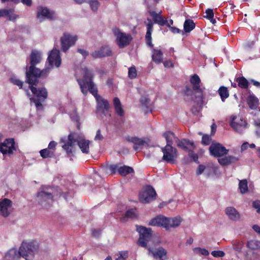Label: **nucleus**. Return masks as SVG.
Wrapping results in <instances>:
<instances>
[{"instance_id": "1", "label": "nucleus", "mask_w": 260, "mask_h": 260, "mask_svg": "<svg viewBox=\"0 0 260 260\" xmlns=\"http://www.w3.org/2000/svg\"><path fill=\"white\" fill-rule=\"evenodd\" d=\"M39 249V244L36 241L23 242L18 251L15 248L10 249L5 254L4 260H18L20 257L26 260H32Z\"/></svg>"}, {"instance_id": "2", "label": "nucleus", "mask_w": 260, "mask_h": 260, "mask_svg": "<svg viewBox=\"0 0 260 260\" xmlns=\"http://www.w3.org/2000/svg\"><path fill=\"white\" fill-rule=\"evenodd\" d=\"M68 141L66 142V138H62L60 142L64 143L62 147L66 151L68 156H71L73 153V149L74 148L75 143L77 144L81 151L86 154L89 153V141L86 140L82 135H79L74 132H70L68 136Z\"/></svg>"}, {"instance_id": "3", "label": "nucleus", "mask_w": 260, "mask_h": 260, "mask_svg": "<svg viewBox=\"0 0 260 260\" xmlns=\"http://www.w3.org/2000/svg\"><path fill=\"white\" fill-rule=\"evenodd\" d=\"M189 82L191 88L186 85L184 90V94L190 96L193 101L198 100L203 101L205 87H201V80L199 76L197 74H193L190 76Z\"/></svg>"}, {"instance_id": "4", "label": "nucleus", "mask_w": 260, "mask_h": 260, "mask_svg": "<svg viewBox=\"0 0 260 260\" xmlns=\"http://www.w3.org/2000/svg\"><path fill=\"white\" fill-rule=\"evenodd\" d=\"M93 74L91 71L87 68L84 69L83 78L77 79V82L80 85L82 93L86 96L88 93V90L96 99L100 96L98 94V90L93 82Z\"/></svg>"}, {"instance_id": "5", "label": "nucleus", "mask_w": 260, "mask_h": 260, "mask_svg": "<svg viewBox=\"0 0 260 260\" xmlns=\"http://www.w3.org/2000/svg\"><path fill=\"white\" fill-rule=\"evenodd\" d=\"M38 83L28 84L29 88L35 95L34 97L30 98V101L35 104L37 111H43L44 109L43 103L48 98V92L44 86L37 88L36 86Z\"/></svg>"}, {"instance_id": "6", "label": "nucleus", "mask_w": 260, "mask_h": 260, "mask_svg": "<svg viewBox=\"0 0 260 260\" xmlns=\"http://www.w3.org/2000/svg\"><path fill=\"white\" fill-rule=\"evenodd\" d=\"M53 188L48 186H42L37 194V201L43 208H48L52 204L54 200Z\"/></svg>"}, {"instance_id": "7", "label": "nucleus", "mask_w": 260, "mask_h": 260, "mask_svg": "<svg viewBox=\"0 0 260 260\" xmlns=\"http://www.w3.org/2000/svg\"><path fill=\"white\" fill-rule=\"evenodd\" d=\"M136 231L139 234L138 244L143 247L147 248V243L150 240L152 231L150 228H147L142 225H136Z\"/></svg>"}, {"instance_id": "8", "label": "nucleus", "mask_w": 260, "mask_h": 260, "mask_svg": "<svg viewBox=\"0 0 260 260\" xmlns=\"http://www.w3.org/2000/svg\"><path fill=\"white\" fill-rule=\"evenodd\" d=\"M112 32L116 38L115 42L120 48H123L129 44L132 39L131 35L121 32L117 27L113 28Z\"/></svg>"}, {"instance_id": "9", "label": "nucleus", "mask_w": 260, "mask_h": 260, "mask_svg": "<svg viewBox=\"0 0 260 260\" xmlns=\"http://www.w3.org/2000/svg\"><path fill=\"white\" fill-rule=\"evenodd\" d=\"M161 150L163 153L162 159L164 161L172 164L176 163L178 152L176 148L173 146H165L161 147Z\"/></svg>"}, {"instance_id": "10", "label": "nucleus", "mask_w": 260, "mask_h": 260, "mask_svg": "<svg viewBox=\"0 0 260 260\" xmlns=\"http://www.w3.org/2000/svg\"><path fill=\"white\" fill-rule=\"evenodd\" d=\"M17 146L14 138L6 139L0 144V151L4 155H11L16 151Z\"/></svg>"}, {"instance_id": "11", "label": "nucleus", "mask_w": 260, "mask_h": 260, "mask_svg": "<svg viewBox=\"0 0 260 260\" xmlns=\"http://www.w3.org/2000/svg\"><path fill=\"white\" fill-rule=\"evenodd\" d=\"M156 192L150 185L148 186L144 190L140 193L139 200L140 202L146 204L155 199Z\"/></svg>"}, {"instance_id": "12", "label": "nucleus", "mask_w": 260, "mask_h": 260, "mask_svg": "<svg viewBox=\"0 0 260 260\" xmlns=\"http://www.w3.org/2000/svg\"><path fill=\"white\" fill-rule=\"evenodd\" d=\"M77 39V36H72L69 33H64L60 39L61 50L64 52H67L75 44Z\"/></svg>"}, {"instance_id": "13", "label": "nucleus", "mask_w": 260, "mask_h": 260, "mask_svg": "<svg viewBox=\"0 0 260 260\" xmlns=\"http://www.w3.org/2000/svg\"><path fill=\"white\" fill-rule=\"evenodd\" d=\"M41 74V70L36 68V66H30L29 70L26 72L25 82L28 84L39 82L38 78Z\"/></svg>"}, {"instance_id": "14", "label": "nucleus", "mask_w": 260, "mask_h": 260, "mask_svg": "<svg viewBox=\"0 0 260 260\" xmlns=\"http://www.w3.org/2000/svg\"><path fill=\"white\" fill-rule=\"evenodd\" d=\"M209 151L212 155L219 158L226 155L229 152L228 149L218 143H212L209 147Z\"/></svg>"}, {"instance_id": "15", "label": "nucleus", "mask_w": 260, "mask_h": 260, "mask_svg": "<svg viewBox=\"0 0 260 260\" xmlns=\"http://www.w3.org/2000/svg\"><path fill=\"white\" fill-rule=\"evenodd\" d=\"M246 247L249 249L245 251L244 256L246 260H252V258L255 257L254 252H252V255L250 254V250H255L260 249V241L255 240H248L246 243Z\"/></svg>"}, {"instance_id": "16", "label": "nucleus", "mask_w": 260, "mask_h": 260, "mask_svg": "<svg viewBox=\"0 0 260 260\" xmlns=\"http://www.w3.org/2000/svg\"><path fill=\"white\" fill-rule=\"evenodd\" d=\"M170 218L162 215H158L152 219L149 224L152 226H162L166 230H169Z\"/></svg>"}, {"instance_id": "17", "label": "nucleus", "mask_w": 260, "mask_h": 260, "mask_svg": "<svg viewBox=\"0 0 260 260\" xmlns=\"http://www.w3.org/2000/svg\"><path fill=\"white\" fill-rule=\"evenodd\" d=\"M47 60L49 64L52 67L54 66L57 68L59 67L61 64V58L60 56L59 51L58 49H53L49 54Z\"/></svg>"}, {"instance_id": "18", "label": "nucleus", "mask_w": 260, "mask_h": 260, "mask_svg": "<svg viewBox=\"0 0 260 260\" xmlns=\"http://www.w3.org/2000/svg\"><path fill=\"white\" fill-rule=\"evenodd\" d=\"M148 250L155 259L165 260L167 259V251L162 246L155 248L149 247Z\"/></svg>"}, {"instance_id": "19", "label": "nucleus", "mask_w": 260, "mask_h": 260, "mask_svg": "<svg viewBox=\"0 0 260 260\" xmlns=\"http://www.w3.org/2000/svg\"><path fill=\"white\" fill-rule=\"evenodd\" d=\"M112 51L109 46L101 47L98 50L93 52L91 55L94 58H103L112 55Z\"/></svg>"}, {"instance_id": "20", "label": "nucleus", "mask_w": 260, "mask_h": 260, "mask_svg": "<svg viewBox=\"0 0 260 260\" xmlns=\"http://www.w3.org/2000/svg\"><path fill=\"white\" fill-rule=\"evenodd\" d=\"M41 16L49 20H53L56 19L55 11H50L47 8L42 6L38 8L37 17L40 18Z\"/></svg>"}, {"instance_id": "21", "label": "nucleus", "mask_w": 260, "mask_h": 260, "mask_svg": "<svg viewBox=\"0 0 260 260\" xmlns=\"http://www.w3.org/2000/svg\"><path fill=\"white\" fill-rule=\"evenodd\" d=\"M12 205V202L10 199H3L0 201V214L5 217H8L10 214L8 209L11 208Z\"/></svg>"}, {"instance_id": "22", "label": "nucleus", "mask_w": 260, "mask_h": 260, "mask_svg": "<svg viewBox=\"0 0 260 260\" xmlns=\"http://www.w3.org/2000/svg\"><path fill=\"white\" fill-rule=\"evenodd\" d=\"M95 99L97 102V112L101 111L104 113L109 110L110 108L109 103L107 100L104 99L101 96Z\"/></svg>"}, {"instance_id": "23", "label": "nucleus", "mask_w": 260, "mask_h": 260, "mask_svg": "<svg viewBox=\"0 0 260 260\" xmlns=\"http://www.w3.org/2000/svg\"><path fill=\"white\" fill-rule=\"evenodd\" d=\"M237 119V117L235 116H232L231 117L230 119V125L237 132L242 133V131L244 128L246 127L247 123L245 120H243L240 119V122H237L235 121Z\"/></svg>"}, {"instance_id": "24", "label": "nucleus", "mask_w": 260, "mask_h": 260, "mask_svg": "<svg viewBox=\"0 0 260 260\" xmlns=\"http://www.w3.org/2000/svg\"><path fill=\"white\" fill-rule=\"evenodd\" d=\"M148 23L146 24L147 31L145 35V40L146 44L151 48L153 47L152 43L151 34L153 31V23L152 20L149 18L147 19Z\"/></svg>"}, {"instance_id": "25", "label": "nucleus", "mask_w": 260, "mask_h": 260, "mask_svg": "<svg viewBox=\"0 0 260 260\" xmlns=\"http://www.w3.org/2000/svg\"><path fill=\"white\" fill-rule=\"evenodd\" d=\"M176 143L178 148H181L184 151L188 150V145H190L192 149L196 148V145L193 141H190L188 139H179L178 138H176Z\"/></svg>"}, {"instance_id": "26", "label": "nucleus", "mask_w": 260, "mask_h": 260, "mask_svg": "<svg viewBox=\"0 0 260 260\" xmlns=\"http://www.w3.org/2000/svg\"><path fill=\"white\" fill-rule=\"evenodd\" d=\"M239 159L238 157L233 155L225 156L224 157L218 158V162L222 166H226L231 164L235 163Z\"/></svg>"}, {"instance_id": "27", "label": "nucleus", "mask_w": 260, "mask_h": 260, "mask_svg": "<svg viewBox=\"0 0 260 260\" xmlns=\"http://www.w3.org/2000/svg\"><path fill=\"white\" fill-rule=\"evenodd\" d=\"M42 57L41 53L36 50H32L29 55V63L30 66H36L40 63Z\"/></svg>"}, {"instance_id": "28", "label": "nucleus", "mask_w": 260, "mask_h": 260, "mask_svg": "<svg viewBox=\"0 0 260 260\" xmlns=\"http://www.w3.org/2000/svg\"><path fill=\"white\" fill-rule=\"evenodd\" d=\"M126 140L128 142L132 143L134 144V149L137 150L139 147L144 146L146 144L144 139H141L137 137L127 136Z\"/></svg>"}, {"instance_id": "29", "label": "nucleus", "mask_w": 260, "mask_h": 260, "mask_svg": "<svg viewBox=\"0 0 260 260\" xmlns=\"http://www.w3.org/2000/svg\"><path fill=\"white\" fill-rule=\"evenodd\" d=\"M14 9H3L0 10V17H8V20L10 21L15 20L18 16L14 14Z\"/></svg>"}, {"instance_id": "30", "label": "nucleus", "mask_w": 260, "mask_h": 260, "mask_svg": "<svg viewBox=\"0 0 260 260\" xmlns=\"http://www.w3.org/2000/svg\"><path fill=\"white\" fill-rule=\"evenodd\" d=\"M247 103L251 110H256L259 107V100L253 94L247 96Z\"/></svg>"}, {"instance_id": "31", "label": "nucleus", "mask_w": 260, "mask_h": 260, "mask_svg": "<svg viewBox=\"0 0 260 260\" xmlns=\"http://www.w3.org/2000/svg\"><path fill=\"white\" fill-rule=\"evenodd\" d=\"M225 214L232 220L237 221L240 218V215L237 210L234 207H229L225 209Z\"/></svg>"}, {"instance_id": "32", "label": "nucleus", "mask_w": 260, "mask_h": 260, "mask_svg": "<svg viewBox=\"0 0 260 260\" xmlns=\"http://www.w3.org/2000/svg\"><path fill=\"white\" fill-rule=\"evenodd\" d=\"M149 13L152 17L154 23H157L160 26H164L167 24V20L166 19H164L160 15L157 14L155 11H149Z\"/></svg>"}, {"instance_id": "33", "label": "nucleus", "mask_w": 260, "mask_h": 260, "mask_svg": "<svg viewBox=\"0 0 260 260\" xmlns=\"http://www.w3.org/2000/svg\"><path fill=\"white\" fill-rule=\"evenodd\" d=\"M162 136L165 138L167 142L165 146H173V139L176 141V138H178L173 132L170 131L165 132Z\"/></svg>"}, {"instance_id": "34", "label": "nucleus", "mask_w": 260, "mask_h": 260, "mask_svg": "<svg viewBox=\"0 0 260 260\" xmlns=\"http://www.w3.org/2000/svg\"><path fill=\"white\" fill-rule=\"evenodd\" d=\"M113 105L115 108V113L118 116L123 117L124 115V110L119 99L116 97L113 99Z\"/></svg>"}, {"instance_id": "35", "label": "nucleus", "mask_w": 260, "mask_h": 260, "mask_svg": "<svg viewBox=\"0 0 260 260\" xmlns=\"http://www.w3.org/2000/svg\"><path fill=\"white\" fill-rule=\"evenodd\" d=\"M152 52V59L153 61L157 64L161 63L162 61V52L160 50L153 49Z\"/></svg>"}, {"instance_id": "36", "label": "nucleus", "mask_w": 260, "mask_h": 260, "mask_svg": "<svg viewBox=\"0 0 260 260\" xmlns=\"http://www.w3.org/2000/svg\"><path fill=\"white\" fill-rule=\"evenodd\" d=\"M196 26V24L194 23L192 19H186L184 22L183 30L184 32H190L192 31Z\"/></svg>"}, {"instance_id": "37", "label": "nucleus", "mask_w": 260, "mask_h": 260, "mask_svg": "<svg viewBox=\"0 0 260 260\" xmlns=\"http://www.w3.org/2000/svg\"><path fill=\"white\" fill-rule=\"evenodd\" d=\"M235 81L237 83L239 87L241 89H247L249 86V82L243 76L239 77L235 79Z\"/></svg>"}, {"instance_id": "38", "label": "nucleus", "mask_w": 260, "mask_h": 260, "mask_svg": "<svg viewBox=\"0 0 260 260\" xmlns=\"http://www.w3.org/2000/svg\"><path fill=\"white\" fill-rule=\"evenodd\" d=\"M118 172L120 175L122 176H126L129 174L134 173V170L131 167L123 166L119 167L118 169Z\"/></svg>"}, {"instance_id": "39", "label": "nucleus", "mask_w": 260, "mask_h": 260, "mask_svg": "<svg viewBox=\"0 0 260 260\" xmlns=\"http://www.w3.org/2000/svg\"><path fill=\"white\" fill-rule=\"evenodd\" d=\"M218 93L220 96L222 102H224L230 95L228 88L223 86H220L219 88Z\"/></svg>"}, {"instance_id": "40", "label": "nucleus", "mask_w": 260, "mask_h": 260, "mask_svg": "<svg viewBox=\"0 0 260 260\" xmlns=\"http://www.w3.org/2000/svg\"><path fill=\"white\" fill-rule=\"evenodd\" d=\"M41 156L43 158H51L55 156L54 151L45 148L40 151Z\"/></svg>"}, {"instance_id": "41", "label": "nucleus", "mask_w": 260, "mask_h": 260, "mask_svg": "<svg viewBox=\"0 0 260 260\" xmlns=\"http://www.w3.org/2000/svg\"><path fill=\"white\" fill-rule=\"evenodd\" d=\"M169 221V229L171 228H175L178 227L180 224L182 219L180 216L175 217L174 218H170Z\"/></svg>"}, {"instance_id": "42", "label": "nucleus", "mask_w": 260, "mask_h": 260, "mask_svg": "<svg viewBox=\"0 0 260 260\" xmlns=\"http://www.w3.org/2000/svg\"><path fill=\"white\" fill-rule=\"evenodd\" d=\"M239 188L242 193H245L248 191L247 181L246 179L240 180Z\"/></svg>"}, {"instance_id": "43", "label": "nucleus", "mask_w": 260, "mask_h": 260, "mask_svg": "<svg viewBox=\"0 0 260 260\" xmlns=\"http://www.w3.org/2000/svg\"><path fill=\"white\" fill-rule=\"evenodd\" d=\"M136 216L135 209H131L125 212L124 216L121 218L120 220L124 221L125 218L133 219L135 218Z\"/></svg>"}, {"instance_id": "44", "label": "nucleus", "mask_w": 260, "mask_h": 260, "mask_svg": "<svg viewBox=\"0 0 260 260\" xmlns=\"http://www.w3.org/2000/svg\"><path fill=\"white\" fill-rule=\"evenodd\" d=\"M234 249L238 252H242L244 243L242 241L236 240L233 244Z\"/></svg>"}, {"instance_id": "45", "label": "nucleus", "mask_w": 260, "mask_h": 260, "mask_svg": "<svg viewBox=\"0 0 260 260\" xmlns=\"http://www.w3.org/2000/svg\"><path fill=\"white\" fill-rule=\"evenodd\" d=\"M11 82L15 85H17L20 89L22 88L23 82L16 77H12L10 79Z\"/></svg>"}, {"instance_id": "46", "label": "nucleus", "mask_w": 260, "mask_h": 260, "mask_svg": "<svg viewBox=\"0 0 260 260\" xmlns=\"http://www.w3.org/2000/svg\"><path fill=\"white\" fill-rule=\"evenodd\" d=\"M128 75L130 79L135 78L137 76V72L135 66H132L128 69Z\"/></svg>"}, {"instance_id": "47", "label": "nucleus", "mask_w": 260, "mask_h": 260, "mask_svg": "<svg viewBox=\"0 0 260 260\" xmlns=\"http://www.w3.org/2000/svg\"><path fill=\"white\" fill-rule=\"evenodd\" d=\"M90 7L93 11H96L100 6V3L97 0H91L89 2Z\"/></svg>"}, {"instance_id": "48", "label": "nucleus", "mask_w": 260, "mask_h": 260, "mask_svg": "<svg viewBox=\"0 0 260 260\" xmlns=\"http://www.w3.org/2000/svg\"><path fill=\"white\" fill-rule=\"evenodd\" d=\"M119 168L117 165H111L107 167V172L111 174H115Z\"/></svg>"}, {"instance_id": "49", "label": "nucleus", "mask_w": 260, "mask_h": 260, "mask_svg": "<svg viewBox=\"0 0 260 260\" xmlns=\"http://www.w3.org/2000/svg\"><path fill=\"white\" fill-rule=\"evenodd\" d=\"M211 141V136L208 135H203L202 138L201 143L204 145H208Z\"/></svg>"}, {"instance_id": "50", "label": "nucleus", "mask_w": 260, "mask_h": 260, "mask_svg": "<svg viewBox=\"0 0 260 260\" xmlns=\"http://www.w3.org/2000/svg\"><path fill=\"white\" fill-rule=\"evenodd\" d=\"M186 151H188V156L190 158H191L192 160L197 163H199L198 161V155L194 152V151L192 150L191 149H188Z\"/></svg>"}, {"instance_id": "51", "label": "nucleus", "mask_w": 260, "mask_h": 260, "mask_svg": "<svg viewBox=\"0 0 260 260\" xmlns=\"http://www.w3.org/2000/svg\"><path fill=\"white\" fill-rule=\"evenodd\" d=\"M166 25L169 28L173 34H180L181 33L182 35L184 34V32L183 30H180V29L170 26V24L167 23Z\"/></svg>"}, {"instance_id": "52", "label": "nucleus", "mask_w": 260, "mask_h": 260, "mask_svg": "<svg viewBox=\"0 0 260 260\" xmlns=\"http://www.w3.org/2000/svg\"><path fill=\"white\" fill-rule=\"evenodd\" d=\"M91 232V236L96 238H99L102 233V230L100 229H92Z\"/></svg>"}, {"instance_id": "53", "label": "nucleus", "mask_w": 260, "mask_h": 260, "mask_svg": "<svg viewBox=\"0 0 260 260\" xmlns=\"http://www.w3.org/2000/svg\"><path fill=\"white\" fill-rule=\"evenodd\" d=\"M211 254L215 257H222L225 255V253L221 250H214L212 251Z\"/></svg>"}, {"instance_id": "54", "label": "nucleus", "mask_w": 260, "mask_h": 260, "mask_svg": "<svg viewBox=\"0 0 260 260\" xmlns=\"http://www.w3.org/2000/svg\"><path fill=\"white\" fill-rule=\"evenodd\" d=\"M205 13L206 14L205 17L208 20H212L213 17H214V12L212 9H208L206 10Z\"/></svg>"}, {"instance_id": "55", "label": "nucleus", "mask_w": 260, "mask_h": 260, "mask_svg": "<svg viewBox=\"0 0 260 260\" xmlns=\"http://www.w3.org/2000/svg\"><path fill=\"white\" fill-rule=\"evenodd\" d=\"M194 250H197L201 255H208L209 253L207 250L204 248H201L200 247L196 248L194 249Z\"/></svg>"}, {"instance_id": "56", "label": "nucleus", "mask_w": 260, "mask_h": 260, "mask_svg": "<svg viewBox=\"0 0 260 260\" xmlns=\"http://www.w3.org/2000/svg\"><path fill=\"white\" fill-rule=\"evenodd\" d=\"M252 205L253 208L256 209L257 212L260 213V201L256 200L254 201L252 203Z\"/></svg>"}, {"instance_id": "57", "label": "nucleus", "mask_w": 260, "mask_h": 260, "mask_svg": "<svg viewBox=\"0 0 260 260\" xmlns=\"http://www.w3.org/2000/svg\"><path fill=\"white\" fill-rule=\"evenodd\" d=\"M56 145H57V143L54 141H52L49 143L47 148L54 151L55 150Z\"/></svg>"}, {"instance_id": "58", "label": "nucleus", "mask_w": 260, "mask_h": 260, "mask_svg": "<svg viewBox=\"0 0 260 260\" xmlns=\"http://www.w3.org/2000/svg\"><path fill=\"white\" fill-rule=\"evenodd\" d=\"M205 169V167L204 165H200L197 170V174L198 175H201L204 171Z\"/></svg>"}, {"instance_id": "59", "label": "nucleus", "mask_w": 260, "mask_h": 260, "mask_svg": "<svg viewBox=\"0 0 260 260\" xmlns=\"http://www.w3.org/2000/svg\"><path fill=\"white\" fill-rule=\"evenodd\" d=\"M49 72H50L49 69L47 68L45 69H43V70L41 71V74L40 75V77H46L48 75Z\"/></svg>"}, {"instance_id": "60", "label": "nucleus", "mask_w": 260, "mask_h": 260, "mask_svg": "<svg viewBox=\"0 0 260 260\" xmlns=\"http://www.w3.org/2000/svg\"><path fill=\"white\" fill-rule=\"evenodd\" d=\"M77 52L80 53L83 57L84 58H86V57L88 55V52L81 49H78Z\"/></svg>"}, {"instance_id": "61", "label": "nucleus", "mask_w": 260, "mask_h": 260, "mask_svg": "<svg viewBox=\"0 0 260 260\" xmlns=\"http://www.w3.org/2000/svg\"><path fill=\"white\" fill-rule=\"evenodd\" d=\"M164 65L166 68L173 67L174 63L170 60H166L164 62Z\"/></svg>"}, {"instance_id": "62", "label": "nucleus", "mask_w": 260, "mask_h": 260, "mask_svg": "<svg viewBox=\"0 0 260 260\" xmlns=\"http://www.w3.org/2000/svg\"><path fill=\"white\" fill-rule=\"evenodd\" d=\"M103 139V137L101 134V131L100 129L98 130L96 133V135L94 138L95 140H102Z\"/></svg>"}, {"instance_id": "63", "label": "nucleus", "mask_w": 260, "mask_h": 260, "mask_svg": "<svg viewBox=\"0 0 260 260\" xmlns=\"http://www.w3.org/2000/svg\"><path fill=\"white\" fill-rule=\"evenodd\" d=\"M128 253L127 251H123L120 252V256L118 257H121L125 260L128 257Z\"/></svg>"}, {"instance_id": "64", "label": "nucleus", "mask_w": 260, "mask_h": 260, "mask_svg": "<svg viewBox=\"0 0 260 260\" xmlns=\"http://www.w3.org/2000/svg\"><path fill=\"white\" fill-rule=\"evenodd\" d=\"M217 125L215 123H212L211 126V136H214L216 131Z\"/></svg>"}]
</instances>
